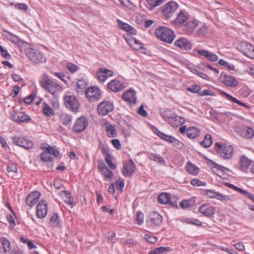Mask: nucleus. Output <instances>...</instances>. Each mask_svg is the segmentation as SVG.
I'll list each match as a JSON object with an SVG mask.
<instances>
[{
    "label": "nucleus",
    "mask_w": 254,
    "mask_h": 254,
    "mask_svg": "<svg viewBox=\"0 0 254 254\" xmlns=\"http://www.w3.org/2000/svg\"><path fill=\"white\" fill-rule=\"evenodd\" d=\"M39 84L43 89L53 95H56L63 90V88L54 80L51 79L47 74L42 75Z\"/></svg>",
    "instance_id": "1"
},
{
    "label": "nucleus",
    "mask_w": 254,
    "mask_h": 254,
    "mask_svg": "<svg viewBox=\"0 0 254 254\" xmlns=\"http://www.w3.org/2000/svg\"><path fill=\"white\" fill-rule=\"evenodd\" d=\"M155 34L159 40L171 44L174 40L176 35L171 29L166 27H160L155 30Z\"/></svg>",
    "instance_id": "2"
},
{
    "label": "nucleus",
    "mask_w": 254,
    "mask_h": 254,
    "mask_svg": "<svg viewBox=\"0 0 254 254\" xmlns=\"http://www.w3.org/2000/svg\"><path fill=\"white\" fill-rule=\"evenodd\" d=\"M214 148L219 156L224 159H230L234 152L232 145H227L224 143L216 142L214 144Z\"/></svg>",
    "instance_id": "3"
},
{
    "label": "nucleus",
    "mask_w": 254,
    "mask_h": 254,
    "mask_svg": "<svg viewBox=\"0 0 254 254\" xmlns=\"http://www.w3.org/2000/svg\"><path fill=\"white\" fill-rule=\"evenodd\" d=\"M65 107L73 112H77L79 107V103L74 95H66L64 97Z\"/></svg>",
    "instance_id": "4"
},
{
    "label": "nucleus",
    "mask_w": 254,
    "mask_h": 254,
    "mask_svg": "<svg viewBox=\"0 0 254 254\" xmlns=\"http://www.w3.org/2000/svg\"><path fill=\"white\" fill-rule=\"evenodd\" d=\"M178 8V4L175 1H169L161 7L163 15L167 19L172 17Z\"/></svg>",
    "instance_id": "5"
},
{
    "label": "nucleus",
    "mask_w": 254,
    "mask_h": 254,
    "mask_svg": "<svg viewBox=\"0 0 254 254\" xmlns=\"http://www.w3.org/2000/svg\"><path fill=\"white\" fill-rule=\"evenodd\" d=\"M27 58L34 64H38L46 62L43 54L37 50L31 49L27 54Z\"/></svg>",
    "instance_id": "6"
},
{
    "label": "nucleus",
    "mask_w": 254,
    "mask_h": 254,
    "mask_svg": "<svg viewBox=\"0 0 254 254\" xmlns=\"http://www.w3.org/2000/svg\"><path fill=\"white\" fill-rule=\"evenodd\" d=\"M88 125L87 119L84 116L77 119L72 127V130L75 133H80L84 130Z\"/></svg>",
    "instance_id": "7"
},
{
    "label": "nucleus",
    "mask_w": 254,
    "mask_h": 254,
    "mask_svg": "<svg viewBox=\"0 0 254 254\" xmlns=\"http://www.w3.org/2000/svg\"><path fill=\"white\" fill-rule=\"evenodd\" d=\"M85 95L89 101L94 102L100 98L101 92L98 87H90L86 90Z\"/></svg>",
    "instance_id": "8"
},
{
    "label": "nucleus",
    "mask_w": 254,
    "mask_h": 254,
    "mask_svg": "<svg viewBox=\"0 0 254 254\" xmlns=\"http://www.w3.org/2000/svg\"><path fill=\"white\" fill-rule=\"evenodd\" d=\"M135 163L132 160H129L124 163L122 172L124 176L128 177L130 176L135 172Z\"/></svg>",
    "instance_id": "9"
},
{
    "label": "nucleus",
    "mask_w": 254,
    "mask_h": 254,
    "mask_svg": "<svg viewBox=\"0 0 254 254\" xmlns=\"http://www.w3.org/2000/svg\"><path fill=\"white\" fill-rule=\"evenodd\" d=\"M114 109L113 104L109 101H103L97 107L99 114L103 116L107 115Z\"/></svg>",
    "instance_id": "10"
},
{
    "label": "nucleus",
    "mask_w": 254,
    "mask_h": 254,
    "mask_svg": "<svg viewBox=\"0 0 254 254\" xmlns=\"http://www.w3.org/2000/svg\"><path fill=\"white\" fill-rule=\"evenodd\" d=\"M241 50L244 55L254 59V46L247 42H243L241 45Z\"/></svg>",
    "instance_id": "11"
},
{
    "label": "nucleus",
    "mask_w": 254,
    "mask_h": 254,
    "mask_svg": "<svg viewBox=\"0 0 254 254\" xmlns=\"http://www.w3.org/2000/svg\"><path fill=\"white\" fill-rule=\"evenodd\" d=\"M12 140L15 144L25 149L31 148L33 146V143L31 140L23 137L15 136L13 138Z\"/></svg>",
    "instance_id": "12"
},
{
    "label": "nucleus",
    "mask_w": 254,
    "mask_h": 254,
    "mask_svg": "<svg viewBox=\"0 0 254 254\" xmlns=\"http://www.w3.org/2000/svg\"><path fill=\"white\" fill-rule=\"evenodd\" d=\"M199 212L206 217H213L215 213V208L208 204L201 205L199 209Z\"/></svg>",
    "instance_id": "13"
},
{
    "label": "nucleus",
    "mask_w": 254,
    "mask_h": 254,
    "mask_svg": "<svg viewBox=\"0 0 254 254\" xmlns=\"http://www.w3.org/2000/svg\"><path fill=\"white\" fill-rule=\"evenodd\" d=\"M47 212V203L45 200H42L37 204L36 211L37 216L39 218H43L46 216Z\"/></svg>",
    "instance_id": "14"
},
{
    "label": "nucleus",
    "mask_w": 254,
    "mask_h": 254,
    "mask_svg": "<svg viewBox=\"0 0 254 254\" xmlns=\"http://www.w3.org/2000/svg\"><path fill=\"white\" fill-rule=\"evenodd\" d=\"M175 45L181 49L185 51L190 50L192 46L191 42L184 37H181L176 41Z\"/></svg>",
    "instance_id": "15"
},
{
    "label": "nucleus",
    "mask_w": 254,
    "mask_h": 254,
    "mask_svg": "<svg viewBox=\"0 0 254 254\" xmlns=\"http://www.w3.org/2000/svg\"><path fill=\"white\" fill-rule=\"evenodd\" d=\"M41 193L38 191H34L29 194L26 198L25 202L30 207H32L38 201Z\"/></svg>",
    "instance_id": "16"
},
{
    "label": "nucleus",
    "mask_w": 254,
    "mask_h": 254,
    "mask_svg": "<svg viewBox=\"0 0 254 254\" xmlns=\"http://www.w3.org/2000/svg\"><path fill=\"white\" fill-rule=\"evenodd\" d=\"M123 99L128 102L130 104H134L136 102V92L135 91L129 89L122 95Z\"/></svg>",
    "instance_id": "17"
},
{
    "label": "nucleus",
    "mask_w": 254,
    "mask_h": 254,
    "mask_svg": "<svg viewBox=\"0 0 254 254\" xmlns=\"http://www.w3.org/2000/svg\"><path fill=\"white\" fill-rule=\"evenodd\" d=\"M238 132L241 136L246 139L252 138L254 136V129L247 126L240 128Z\"/></svg>",
    "instance_id": "18"
},
{
    "label": "nucleus",
    "mask_w": 254,
    "mask_h": 254,
    "mask_svg": "<svg viewBox=\"0 0 254 254\" xmlns=\"http://www.w3.org/2000/svg\"><path fill=\"white\" fill-rule=\"evenodd\" d=\"M108 88L114 92H118L123 90L124 88V84L118 79L112 80L108 84Z\"/></svg>",
    "instance_id": "19"
},
{
    "label": "nucleus",
    "mask_w": 254,
    "mask_h": 254,
    "mask_svg": "<svg viewBox=\"0 0 254 254\" xmlns=\"http://www.w3.org/2000/svg\"><path fill=\"white\" fill-rule=\"evenodd\" d=\"M196 52L199 55L205 57L209 61L216 62L218 60V57L216 55L208 51L201 49L197 50Z\"/></svg>",
    "instance_id": "20"
},
{
    "label": "nucleus",
    "mask_w": 254,
    "mask_h": 254,
    "mask_svg": "<svg viewBox=\"0 0 254 254\" xmlns=\"http://www.w3.org/2000/svg\"><path fill=\"white\" fill-rule=\"evenodd\" d=\"M222 81L226 86L232 87L236 86L239 83L238 81L234 77L227 74L224 75L222 78Z\"/></svg>",
    "instance_id": "21"
},
{
    "label": "nucleus",
    "mask_w": 254,
    "mask_h": 254,
    "mask_svg": "<svg viewBox=\"0 0 254 254\" xmlns=\"http://www.w3.org/2000/svg\"><path fill=\"white\" fill-rule=\"evenodd\" d=\"M10 250V244L9 241L5 238H0V254H6Z\"/></svg>",
    "instance_id": "22"
},
{
    "label": "nucleus",
    "mask_w": 254,
    "mask_h": 254,
    "mask_svg": "<svg viewBox=\"0 0 254 254\" xmlns=\"http://www.w3.org/2000/svg\"><path fill=\"white\" fill-rule=\"evenodd\" d=\"M188 19V18L185 13L183 11H180L172 23L177 26H184Z\"/></svg>",
    "instance_id": "23"
},
{
    "label": "nucleus",
    "mask_w": 254,
    "mask_h": 254,
    "mask_svg": "<svg viewBox=\"0 0 254 254\" xmlns=\"http://www.w3.org/2000/svg\"><path fill=\"white\" fill-rule=\"evenodd\" d=\"M150 221L152 226H159L162 223V216L158 213L153 212L150 214Z\"/></svg>",
    "instance_id": "24"
},
{
    "label": "nucleus",
    "mask_w": 254,
    "mask_h": 254,
    "mask_svg": "<svg viewBox=\"0 0 254 254\" xmlns=\"http://www.w3.org/2000/svg\"><path fill=\"white\" fill-rule=\"evenodd\" d=\"M117 22L119 26L122 29L124 30L132 35H135L136 34V30L129 24L122 22L121 20L118 19Z\"/></svg>",
    "instance_id": "25"
},
{
    "label": "nucleus",
    "mask_w": 254,
    "mask_h": 254,
    "mask_svg": "<svg viewBox=\"0 0 254 254\" xmlns=\"http://www.w3.org/2000/svg\"><path fill=\"white\" fill-rule=\"evenodd\" d=\"M3 32L7 33L4 36L14 44L20 45L22 44V41L17 36L12 34L6 30H3Z\"/></svg>",
    "instance_id": "26"
},
{
    "label": "nucleus",
    "mask_w": 254,
    "mask_h": 254,
    "mask_svg": "<svg viewBox=\"0 0 254 254\" xmlns=\"http://www.w3.org/2000/svg\"><path fill=\"white\" fill-rule=\"evenodd\" d=\"M60 121L63 125L66 127L70 126L72 121V117L70 114L63 113L60 116Z\"/></svg>",
    "instance_id": "27"
},
{
    "label": "nucleus",
    "mask_w": 254,
    "mask_h": 254,
    "mask_svg": "<svg viewBox=\"0 0 254 254\" xmlns=\"http://www.w3.org/2000/svg\"><path fill=\"white\" fill-rule=\"evenodd\" d=\"M197 26V23L195 20H188L184 25V29L187 33H192Z\"/></svg>",
    "instance_id": "28"
},
{
    "label": "nucleus",
    "mask_w": 254,
    "mask_h": 254,
    "mask_svg": "<svg viewBox=\"0 0 254 254\" xmlns=\"http://www.w3.org/2000/svg\"><path fill=\"white\" fill-rule=\"evenodd\" d=\"M98 167L101 172L104 175L105 179L108 180L111 179L113 176V172L104 164L99 165Z\"/></svg>",
    "instance_id": "29"
},
{
    "label": "nucleus",
    "mask_w": 254,
    "mask_h": 254,
    "mask_svg": "<svg viewBox=\"0 0 254 254\" xmlns=\"http://www.w3.org/2000/svg\"><path fill=\"white\" fill-rule=\"evenodd\" d=\"M185 123L183 118L177 116L176 114L170 121L169 124L173 127H177L182 125Z\"/></svg>",
    "instance_id": "30"
},
{
    "label": "nucleus",
    "mask_w": 254,
    "mask_h": 254,
    "mask_svg": "<svg viewBox=\"0 0 254 254\" xmlns=\"http://www.w3.org/2000/svg\"><path fill=\"white\" fill-rule=\"evenodd\" d=\"M76 91L82 94L87 90V82L84 79H80L77 82Z\"/></svg>",
    "instance_id": "31"
},
{
    "label": "nucleus",
    "mask_w": 254,
    "mask_h": 254,
    "mask_svg": "<svg viewBox=\"0 0 254 254\" xmlns=\"http://www.w3.org/2000/svg\"><path fill=\"white\" fill-rule=\"evenodd\" d=\"M219 92L221 93V95L224 96L225 97V98L228 100H230L235 103H237L241 106H244V107H245L247 108H249V106H247V105H246L245 103L242 102L241 101L237 100L236 98H235V97L232 96L231 95H230V94L227 93L226 92L221 90H219Z\"/></svg>",
    "instance_id": "32"
},
{
    "label": "nucleus",
    "mask_w": 254,
    "mask_h": 254,
    "mask_svg": "<svg viewBox=\"0 0 254 254\" xmlns=\"http://www.w3.org/2000/svg\"><path fill=\"white\" fill-rule=\"evenodd\" d=\"M252 161L247 157L241 156L240 159V169L242 171H246L251 164Z\"/></svg>",
    "instance_id": "33"
},
{
    "label": "nucleus",
    "mask_w": 254,
    "mask_h": 254,
    "mask_svg": "<svg viewBox=\"0 0 254 254\" xmlns=\"http://www.w3.org/2000/svg\"><path fill=\"white\" fill-rule=\"evenodd\" d=\"M187 171L192 175H197L199 173V169L196 166L191 163L190 162L187 163L186 167Z\"/></svg>",
    "instance_id": "34"
},
{
    "label": "nucleus",
    "mask_w": 254,
    "mask_h": 254,
    "mask_svg": "<svg viewBox=\"0 0 254 254\" xmlns=\"http://www.w3.org/2000/svg\"><path fill=\"white\" fill-rule=\"evenodd\" d=\"M199 135V130L196 127H190L187 130V135L190 139L196 138Z\"/></svg>",
    "instance_id": "35"
},
{
    "label": "nucleus",
    "mask_w": 254,
    "mask_h": 254,
    "mask_svg": "<svg viewBox=\"0 0 254 254\" xmlns=\"http://www.w3.org/2000/svg\"><path fill=\"white\" fill-rule=\"evenodd\" d=\"M50 225L52 227H61V223L57 213H54L50 218Z\"/></svg>",
    "instance_id": "36"
},
{
    "label": "nucleus",
    "mask_w": 254,
    "mask_h": 254,
    "mask_svg": "<svg viewBox=\"0 0 254 254\" xmlns=\"http://www.w3.org/2000/svg\"><path fill=\"white\" fill-rule=\"evenodd\" d=\"M176 114L173 111L166 109L161 112V116L162 118L168 123L173 118Z\"/></svg>",
    "instance_id": "37"
},
{
    "label": "nucleus",
    "mask_w": 254,
    "mask_h": 254,
    "mask_svg": "<svg viewBox=\"0 0 254 254\" xmlns=\"http://www.w3.org/2000/svg\"><path fill=\"white\" fill-rule=\"evenodd\" d=\"M31 120L30 117L22 113L13 116V120L16 122H25Z\"/></svg>",
    "instance_id": "38"
},
{
    "label": "nucleus",
    "mask_w": 254,
    "mask_h": 254,
    "mask_svg": "<svg viewBox=\"0 0 254 254\" xmlns=\"http://www.w3.org/2000/svg\"><path fill=\"white\" fill-rule=\"evenodd\" d=\"M171 195L170 193L163 192L160 194L158 197V202L161 204H167L170 201Z\"/></svg>",
    "instance_id": "39"
},
{
    "label": "nucleus",
    "mask_w": 254,
    "mask_h": 254,
    "mask_svg": "<svg viewBox=\"0 0 254 254\" xmlns=\"http://www.w3.org/2000/svg\"><path fill=\"white\" fill-rule=\"evenodd\" d=\"M155 133L161 139L169 142L171 143L173 141V140L174 139V137L166 134L160 131H159L158 129H156V131H155Z\"/></svg>",
    "instance_id": "40"
},
{
    "label": "nucleus",
    "mask_w": 254,
    "mask_h": 254,
    "mask_svg": "<svg viewBox=\"0 0 254 254\" xmlns=\"http://www.w3.org/2000/svg\"><path fill=\"white\" fill-rule=\"evenodd\" d=\"M106 131L107 133V135L110 138L114 137L117 135L116 128L112 125L106 126Z\"/></svg>",
    "instance_id": "41"
},
{
    "label": "nucleus",
    "mask_w": 254,
    "mask_h": 254,
    "mask_svg": "<svg viewBox=\"0 0 254 254\" xmlns=\"http://www.w3.org/2000/svg\"><path fill=\"white\" fill-rule=\"evenodd\" d=\"M212 143V139L211 135L209 134H206L203 141H201L200 144L205 148L209 147Z\"/></svg>",
    "instance_id": "42"
},
{
    "label": "nucleus",
    "mask_w": 254,
    "mask_h": 254,
    "mask_svg": "<svg viewBox=\"0 0 254 254\" xmlns=\"http://www.w3.org/2000/svg\"><path fill=\"white\" fill-rule=\"evenodd\" d=\"M43 112L44 114L47 117H50L54 115V111L53 109L47 103H44V107L43 108Z\"/></svg>",
    "instance_id": "43"
},
{
    "label": "nucleus",
    "mask_w": 254,
    "mask_h": 254,
    "mask_svg": "<svg viewBox=\"0 0 254 254\" xmlns=\"http://www.w3.org/2000/svg\"><path fill=\"white\" fill-rule=\"evenodd\" d=\"M172 249L169 247H160L155 248L154 250L153 253L154 254H164L166 252H170Z\"/></svg>",
    "instance_id": "44"
},
{
    "label": "nucleus",
    "mask_w": 254,
    "mask_h": 254,
    "mask_svg": "<svg viewBox=\"0 0 254 254\" xmlns=\"http://www.w3.org/2000/svg\"><path fill=\"white\" fill-rule=\"evenodd\" d=\"M149 158L150 160L157 162L159 163L164 164L165 163L164 158L162 157H161L160 155L157 154L152 153L150 154V155L149 156Z\"/></svg>",
    "instance_id": "45"
},
{
    "label": "nucleus",
    "mask_w": 254,
    "mask_h": 254,
    "mask_svg": "<svg viewBox=\"0 0 254 254\" xmlns=\"http://www.w3.org/2000/svg\"><path fill=\"white\" fill-rule=\"evenodd\" d=\"M62 194H64L67 197V200H65L66 204L71 205L72 207L74 202L73 198L71 196V194L68 191L65 190L60 192Z\"/></svg>",
    "instance_id": "46"
},
{
    "label": "nucleus",
    "mask_w": 254,
    "mask_h": 254,
    "mask_svg": "<svg viewBox=\"0 0 254 254\" xmlns=\"http://www.w3.org/2000/svg\"><path fill=\"white\" fill-rule=\"evenodd\" d=\"M41 159L44 161V162H53L54 160V158L51 156V155L49 154L48 152H47L46 151L43 152L41 154Z\"/></svg>",
    "instance_id": "47"
},
{
    "label": "nucleus",
    "mask_w": 254,
    "mask_h": 254,
    "mask_svg": "<svg viewBox=\"0 0 254 254\" xmlns=\"http://www.w3.org/2000/svg\"><path fill=\"white\" fill-rule=\"evenodd\" d=\"M97 76L98 78V79L104 82L105 81V80L107 79L106 74L105 72H104L103 68H100L97 72Z\"/></svg>",
    "instance_id": "48"
},
{
    "label": "nucleus",
    "mask_w": 254,
    "mask_h": 254,
    "mask_svg": "<svg viewBox=\"0 0 254 254\" xmlns=\"http://www.w3.org/2000/svg\"><path fill=\"white\" fill-rule=\"evenodd\" d=\"M185 221L188 224H193L198 226H200L202 225V223L199 220L195 218H187L185 219Z\"/></svg>",
    "instance_id": "49"
},
{
    "label": "nucleus",
    "mask_w": 254,
    "mask_h": 254,
    "mask_svg": "<svg viewBox=\"0 0 254 254\" xmlns=\"http://www.w3.org/2000/svg\"><path fill=\"white\" fill-rule=\"evenodd\" d=\"M105 160L110 169L114 170L116 168V165L112 162V156L111 155H108L107 156H105Z\"/></svg>",
    "instance_id": "50"
},
{
    "label": "nucleus",
    "mask_w": 254,
    "mask_h": 254,
    "mask_svg": "<svg viewBox=\"0 0 254 254\" xmlns=\"http://www.w3.org/2000/svg\"><path fill=\"white\" fill-rule=\"evenodd\" d=\"M188 91L195 93H198L199 95L200 92L201 87L199 85H192L189 87L187 88Z\"/></svg>",
    "instance_id": "51"
},
{
    "label": "nucleus",
    "mask_w": 254,
    "mask_h": 254,
    "mask_svg": "<svg viewBox=\"0 0 254 254\" xmlns=\"http://www.w3.org/2000/svg\"><path fill=\"white\" fill-rule=\"evenodd\" d=\"M204 193L208 197L211 198H216V194L217 192L215 191L214 190H203Z\"/></svg>",
    "instance_id": "52"
},
{
    "label": "nucleus",
    "mask_w": 254,
    "mask_h": 254,
    "mask_svg": "<svg viewBox=\"0 0 254 254\" xmlns=\"http://www.w3.org/2000/svg\"><path fill=\"white\" fill-rule=\"evenodd\" d=\"M216 199H219L224 202L229 201L230 199V196L229 195H224L218 192H217V193L216 194Z\"/></svg>",
    "instance_id": "53"
},
{
    "label": "nucleus",
    "mask_w": 254,
    "mask_h": 254,
    "mask_svg": "<svg viewBox=\"0 0 254 254\" xmlns=\"http://www.w3.org/2000/svg\"><path fill=\"white\" fill-rule=\"evenodd\" d=\"M218 64L222 65H224L231 70H234L235 69V66L232 64L226 62L224 60L221 59L219 60Z\"/></svg>",
    "instance_id": "54"
},
{
    "label": "nucleus",
    "mask_w": 254,
    "mask_h": 254,
    "mask_svg": "<svg viewBox=\"0 0 254 254\" xmlns=\"http://www.w3.org/2000/svg\"><path fill=\"white\" fill-rule=\"evenodd\" d=\"M47 152H48L50 155H53L55 157H57L59 155L60 152L55 148L49 146L48 148H46Z\"/></svg>",
    "instance_id": "55"
},
{
    "label": "nucleus",
    "mask_w": 254,
    "mask_h": 254,
    "mask_svg": "<svg viewBox=\"0 0 254 254\" xmlns=\"http://www.w3.org/2000/svg\"><path fill=\"white\" fill-rule=\"evenodd\" d=\"M14 7L16 9L22 10L24 11H27L28 9L27 4L22 3H17L14 5Z\"/></svg>",
    "instance_id": "56"
},
{
    "label": "nucleus",
    "mask_w": 254,
    "mask_h": 254,
    "mask_svg": "<svg viewBox=\"0 0 254 254\" xmlns=\"http://www.w3.org/2000/svg\"><path fill=\"white\" fill-rule=\"evenodd\" d=\"M68 70L71 73H74L79 68L78 66L72 63H68L66 65Z\"/></svg>",
    "instance_id": "57"
},
{
    "label": "nucleus",
    "mask_w": 254,
    "mask_h": 254,
    "mask_svg": "<svg viewBox=\"0 0 254 254\" xmlns=\"http://www.w3.org/2000/svg\"><path fill=\"white\" fill-rule=\"evenodd\" d=\"M7 171L9 173H14L17 171V166L13 163L9 164L7 167Z\"/></svg>",
    "instance_id": "58"
},
{
    "label": "nucleus",
    "mask_w": 254,
    "mask_h": 254,
    "mask_svg": "<svg viewBox=\"0 0 254 254\" xmlns=\"http://www.w3.org/2000/svg\"><path fill=\"white\" fill-rule=\"evenodd\" d=\"M190 184L193 186H205L206 184L205 183L195 179H192Z\"/></svg>",
    "instance_id": "59"
},
{
    "label": "nucleus",
    "mask_w": 254,
    "mask_h": 254,
    "mask_svg": "<svg viewBox=\"0 0 254 254\" xmlns=\"http://www.w3.org/2000/svg\"><path fill=\"white\" fill-rule=\"evenodd\" d=\"M99 147L100 148L102 153L104 154L105 156H107L108 155H111L110 154V151L108 147L104 144H101V142H100Z\"/></svg>",
    "instance_id": "60"
},
{
    "label": "nucleus",
    "mask_w": 254,
    "mask_h": 254,
    "mask_svg": "<svg viewBox=\"0 0 254 254\" xmlns=\"http://www.w3.org/2000/svg\"><path fill=\"white\" fill-rule=\"evenodd\" d=\"M145 239L149 243L153 244L157 241V238L153 236H151L149 234H146L144 236Z\"/></svg>",
    "instance_id": "61"
},
{
    "label": "nucleus",
    "mask_w": 254,
    "mask_h": 254,
    "mask_svg": "<svg viewBox=\"0 0 254 254\" xmlns=\"http://www.w3.org/2000/svg\"><path fill=\"white\" fill-rule=\"evenodd\" d=\"M190 200H183L180 203V206L182 208H187L190 206Z\"/></svg>",
    "instance_id": "62"
},
{
    "label": "nucleus",
    "mask_w": 254,
    "mask_h": 254,
    "mask_svg": "<svg viewBox=\"0 0 254 254\" xmlns=\"http://www.w3.org/2000/svg\"><path fill=\"white\" fill-rule=\"evenodd\" d=\"M36 97V95L34 93H32L31 95L26 97L24 99V102L27 104H30L33 101Z\"/></svg>",
    "instance_id": "63"
},
{
    "label": "nucleus",
    "mask_w": 254,
    "mask_h": 254,
    "mask_svg": "<svg viewBox=\"0 0 254 254\" xmlns=\"http://www.w3.org/2000/svg\"><path fill=\"white\" fill-rule=\"evenodd\" d=\"M171 143H173V145L177 148H182L183 146V143L175 138H174Z\"/></svg>",
    "instance_id": "64"
}]
</instances>
